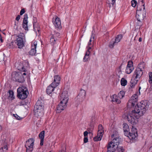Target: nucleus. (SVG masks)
Wrapping results in <instances>:
<instances>
[{"instance_id":"nucleus-30","label":"nucleus","mask_w":152,"mask_h":152,"mask_svg":"<svg viewBox=\"0 0 152 152\" xmlns=\"http://www.w3.org/2000/svg\"><path fill=\"white\" fill-rule=\"evenodd\" d=\"M51 35H52L53 37H54L55 38L57 37H58L60 36V33L58 32L54 31L51 32Z\"/></svg>"},{"instance_id":"nucleus-26","label":"nucleus","mask_w":152,"mask_h":152,"mask_svg":"<svg viewBox=\"0 0 152 152\" xmlns=\"http://www.w3.org/2000/svg\"><path fill=\"white\" fill-rule=\"evenodd\" d=\"M95 40V34L94 33L93 31H92V34L91 36V37L89 40V42L88 43V45L89 46L90 45H91V42H93Z\"/></svg>"},{"instance_id":"nucleus-18","label":"nucleus","mask_w":152,"mask_h":152,"mask_svg":"<svg viewBox=\"0 0 152 152\" xmlns=\"http://www.w3.org/2000/svg\"><path fill=\"white\" fill-rule=\"evenodd\" d=\"M15 65L17 66V69L20 71L19 72H25L27 71L26 69L24 67L23 64L20 62L17 63L15 64Z\"/></svg>"},{"instance_id":"nucleus-1","label":"nucleus","mask_w":152,"mask_h":152,"mask_svg":"<svg viewBox=\"0 0 152 152\" xmlns=\"http://www.w3.org/2000/svg\"><path fill=\"white\" fill-rule=\"evenodd\" d=\"M138 99L137 95L134 94L131 97L128 102L129 107H133L137 105L134 109L127 116L128 121L133 125L135 124L138 122V119L146 113V110L149 107L147 100L142 101L140 103L137 104Z\"/></svg>"},{"instance_id":"nucleus-47","label":"nucleus","mask_w":152,"mask_h":152,"mask_svg":"<svg viewBox=\"0 0 152 152\" xmlns=\"http://www.w3.org/2000/svg\"><path fill=\"white\" fill-rule=\"evenodd\" d=\"M20 15H18L16 17V18H15V20L18 22V21L20 19Z\"/></svg>"},{"instance_id":"nucleus-53","label":"nucleus","mask_w":152,"mask_h":152,"mask_svg":"<svg viewBox=\"0 0 152 152\" xmlns=\"http://www.w3.org/2000/svg\"><path fill=\"white\" fill-rule=\"evenodd\" d=\"M149 83H152V78L149 77Z\"/></svg>"},{"instance_id":"nucleus-37","label":"nucleus","mask_w":152,"mask_h":152,"mask_svg":"<svg viewBox=\"0 0 152 152\" xmlns=\"http://www.w3.org/2000/svg\"><path fill=\"white\" fill-rule=\"evenodd\" d=\"M124 150L123 147L120 146H118V147L115 151H117L118 152H123Z\"/></svg>"},{"instance_id":"nucleus-51","label":"nucleus","mask_w":152,"mask_h":152,"mask_svg":"<svg viewBox=\"0 0 152 152\" xmlns=\"http://www.w3.org/2000/svg\"><path fill=\"white\" fill-rule=\"evenodd\" d=\"M13 42H11V43L9 44V46H10V48H13Z\"/></svg>"},{"instance_id":"nucleus-44","label":"nucleus","mask_w":152,"mask_h":152,"mask_svg":"<svg viewBox=\"0 0 152 152\" xmlns=\"http://www.w3.org/2000/svg\"><path fill=\"white\" fill-rule=\"evenodd\" d=\"M129 130H128V131H124V134L125 135L129 137H129Z\"/></svg>"},{"instance_id":"nucleus-17","label":"nucleus","mask_w":152,"mask_h":152,"mask_svg":"<svg viewBox=\"0 0 152 152\" xmlns=\"http://www.w3.org/2000/svg\"><path fill=\"white\" fill-rule=\"evenodd\" d=\"M53 23L56 28L58 29H60L62 28L61 23L60 19L58 18H55V21Z\"/></svg>"},{"instance_id":"nucleus-5","label":"nucleus","mask_w":152,"mask_h":152,"mask_svg":"<svg viewBox=\"0 0 152 152\" xmlns=\"http://www.w3.org/2000/svg\"><path fill=\"white\" fill-rule=\"evenodd\" d=\"M17 96L21 99H24L26 98L28 94L27 88L25 86H22L17 89Z\"/></svg>"},{"instance_id":"nucleus-15","label":"nucleus","mask_w":152,"mask_h":152,"mask_svg":"<svg viewBox=\"0 0 152 152\" xmlns=\"http://www.w3.org/2000/svg\"><path fill=\"white\" fill-rule=\"evenodd\" d=\"M37 45V42L36 41L34 42L33 44L32 43L31 44V49L28 53L30 55L34 56L35 55L36 52Z\"/></svg>"},{"instance_id":"nucleus-22","label":"nucleus","mask_w":152,"mask_h":152,"mask_svg":"<svg viewBox=\"0 0 152 152\" xmlns=\"http://www.w3.org/2000/svg\"><path fill=\"white\" fill-rule=\"evenodd\" d=\"M111 101L112 102H115L118 104H120L121 102V100L118 99L117 95L115 94H114L111 96Z\"/></svg>"},{"instance_id":"nucleus-60","label":"nucleus","mask_w":152,"mask_h":152,"mask_svg":"<svg viewBox=\"0 0 152 152\" xmlns=\"http://www.w3.org/2000/svg\"><path fill=\"white\" fill-rule=\"evenodd\" d=\"M1 129V126H0V129Z\"/></svg>"},{"instance_id":"nucleus-61","label":"nucleus","mask_w":152,"mask_h":152,"mask_svg":"<svg viewBox=\"0 0 152 152\" xmlns=\"http://www.w3.org/2000/svg\"><path fill=\"white\" fill-rule=\"evenodd\" d=\"M122 65V64H121V65L120 66V68H121V66Z\"/></svg>"},{"instance_id":"nucleus-4","label":"nucleus","mask_w":152,"mask_h":152,"mask_svg":"<svg viewBox=\"0 0 152 152\" xmlns=\"http://www.w3.org/2000/svg\"><path fill=\"white\" fill-rule=\"evenodd\" d=\"M26 73L23 72H13L12 74V78L15 81L23 83L26 77Z\"/></svg>"},{"instance_id":"nucleus-55","label":"nucleus","mask_w":152,"mask_h":152,"mask_svg":"<svg viewBox=\"0 0 152 152\" xmlns=\"http://www.w3.org/2000/svg\"><path fill=\"white\" fill-rule=\"evenodd\" d=\"M0 38V40L1 43H2L3 42V40L2 39V37H1V35Z\"/></svg>"},{"instance_id":"nucleus-56","label":"nucleus","mask_w":152,"mask_h":152,"mask_svg":"<svg viewBox=\"0 0 152 152\" xmlns=\"http://www.w3.org/2000/svg\"><path fill=\"white\" fill-rule=\"evenodd\" d=\"M142 40V39L141 38V37H140L139 39V42H141Z\"/></svg>"},{"instance_id":"nucleus-57","label":"nucleus","mask_w":152,"mask_h":152,"mask_svg":"<svg viewBox=\"0 0 152 152\" xmlns=\"http://www.w3.org/2000/svg\"><path fill=\"white\" fill-rule=\"evenodd\" d=\"M46 93L47 94H48V87H47L46 88Z\"/></svg>"},{"instance_id":"nucleus-35","label":"nucleus","mask_w":152,"mask_h":152,"mask_svg":"<svg viewBox=\"0 0 152 152\" xmlns=\"http://www.w3.org/2000/svg\"><path fill=\"white\" fill-rule=\"evenodd\" d=\"M66 148L65 145H63L61 146L58 152H66Z\"/></svg>"},{"instance_id":"nucleus-41","label":"nucleus","mask_w":152,"mask_h":152,"mask_svg":"<svg viewBox=\"0 0 152 152\" xmlns=\"http://www.w3.org/2000/svg\"><path fill=\"white\" fill-rule=\"evenodd\" d=\"M137 2L135 0H132L131 1L132 6L133 7H135L137 4Z\"/></svg>"},{"instance_id":"nucleus-12","label":"nucleus","mask_w":152,"mask_h":152,"mask_svg":"<svg viewBox=\"0 0 152 152\" xmlns=\"http://www.w3.org/2000/svg\"><path fill=\"white\" fill-rule=\"evenodd\" d=\"M28 15L27 13H25L24 15V18L23 21L22 26L23 28L27 32L28 31Z\"/></svg>"},{"instance_id":"nucleus-7","label":"nucleus","mask_w":152,"mask_h":152,"mask_svg":"<svg viewBox=\"0 0 152 152\" xmlns=\"http://www.w3.org/2000/svg\"><path fill=\"white\" fill-rule=\"evenodd\" d=\"M15 43L18 46V48L20 49L23 48L24 46L25 41V36L24 33H20L17 36Z\"/></svg>"},{"instance_id":"nucleus-43","label":"nucleus","mask_w":152,"mask_h":152,"mask_svg":"<svg viewBox=\"0 0 152 152\" xmlns=\"http://www.w3.org/2000/svg\"><path fill=\"white\" fill-rule=\"evenodd\" d=\"M9 97H12L14 95V93L12 90H9Z\"/></svg>"},{"instance_id":"nucleus-3","label":"nucleus","mask_w":152,"mask_h":152,"mask_svg":"<svg viewBox=\"0 0 152 152\" xmlns=\"http://www.w3.org/2000/svg\"><path fill=\"white\" fill-rule=\"evenodd\" d=\"M44 102L40 98L37 101L34 107V115L36 117L41 116L43 114Z\"/></svg>"},{"instance_id":"nucleus-13","label":"nucleus","mask_w":152,"mask_h":152,"mask_svg":"<svg viewBox=\"0 0 152 152\" xmlns=\"http://www.w3.org/2000/svg\"><path fill=\"white\" fill-rule=\"evenodd\" d=\"M130 138L131 139H135L137 136V129L134 128L133 126H132L131 131L129 132Z\"/></svg>"},{"instance_id":"nucleus-50","label":"nucleus","mask_w":152,"mask_h":152,"mask_svg":"<svg viewBox=\"0 0 152 152\" xmlns=\"http://www.w3.org/2000/svg\"><path fill=\"white\" fill-rule=\"evenodd\" d=\"M88 132L87 131H86L85 132H84L83 133L84 136L85 137H86L87 136L88 134Z\"/></svg>"},{"instance_id":"nucleus-14","label":"nucleus","mask_w":152,"mask_h":152,"mask_svg":"<svg viewBox=\"0 0 152 152\" xmlns=\"http://www.w3.org/2000/svg\"><path fill=\"white\" fill-rule=\"evenodd\" d=\"M66 104H67L63 103V102H60L57 107L56 113H60L64 110L67 107Z\"/></svg>"},{"instance_id":"nucleus-9","label":"nucleus","mask_w":152,"mask_h":152,"mask_svg":"<svg viewBox=\"0 0 152 152\" xmlns=\"http://www.w3.org/2000/svg\"><path fill=\"white\" fill-rule=\"evenodd\" d=\"M33 23L34 29L36 34V35L39 36L40 34V28L36 17H33Z\"/></svg>"},{"instance_id":"nucleus-10","label":"nucleus","mask_w":152,"mask_h":152,"mask_svg":"<svg viewBox=\"0 0 152 152\" xmlns=\"http://www.w3.org/2000/svg\"><path fill=\"white\" fill-rule=\"evenodd\" d=\"M103 127L102 125L100 124L99 125L97 136L94 138V141H98L101 140L103 134Z\"/></svg>"},{"instance_id":"nucleus-64","label":"nucleus","mask_w":152,"mask_h":152,"mask_svg":"<svg viewBox=\"0 0 152 152\" xmlns=\"http://www.w3.org/2000/svg\"><path fill=\"white\" fill-rule=\"evenodd\" d=\"M52 152V151H49V152Z\"/></svg>"},{"instance_id":"nucleus-11","label":"nucleus","mask_w":152,"mask_h":152,"mask_svg":"<svg viewBox=\"0 0 152 152\" xmlns=\"http://www.w3.org/2000/svg\"><path fill=\"white\" fill-rule=\"evenodd\" d=\"M59 99L60 102H63V103L67 104L69 99L68 94L67 91H64L60 95Z\"/></svg>"},{"instance_id":"nucleus-19","label":"nucleus","mask_w":152,"mask_h":152,"mask_svg":"<svg viewBox=\"0 0 152 152\" xmlns=\"http://www.w3.org/2000/svg\"><path fill=\"white\" fill-rule=\"evenodd\" d=\"M34 145L26 142L25 146L26 148V152H32L33 149Z\"/></svg>"},{"instance_id":"nucleus-16","label":"nucleus","mask_w":152,"mask_h":152,"mask_svg":"<svg viewBox=\"0 0 152 152\" xmlns=\"http://www.w3.org/2000/svg\"><path fill=\"white\" fill-rule=\"evenodd\" d=\"M86 92L85 90H81L79 94L77 96V97L78 101H82L84 99L86 96Z\"/></svg>"},{"instance_id":"nucleus-42","label":"nucleus","mask_w":152,"mask_h":152,"mask_svg":"<svg viewBox=\"0 0 152 152\" xmlns=\"http://www.w3.org/2000/svg\"><path fill=\"white\" fill-rule=\"evenodd\" d=\"M13 115L17 120H20L22 119V118H21L17 114H13Z\"/></svg>"},{"instance_id":"nucleus-34","label":"nucleus","mask_w":152,"mask_h":152,"mask_svg":"<svg viewBox=\"0 0 152 152\" xmlns=\"http://www.w3.org/2000/svg\"><path fill=\"white\" fill-rule=\"evenodd\" d=\"M34 140L33 138H30L26 142L29 143L31 144L34 145Z\"/></svg>"},{"instance_id":"nucleus-62","label":"nucleus","mask_w":152,"mask_h":152,"mask_svg":"<svg viewBox=\"0 0 152 152\" xmlns=\"http://www.w3.org/2000/svg\"><path fill=\"white\" fill-rule=\"evenodd\" d=\"M15 25H16V23L15 22Z\"/></svg>"},{"instance_id":"nucleus-24","label":"nucleus","mask_w":152,"mask_h":152,"mask_svg":"<svg viewBox=\"0 0 152 152\" xmlns=\"http://www.w3.org/2000/svg\"><path fill=\"white\" fill-rule=\"evenodd\" d=\"M55 85H52V83L48 86V94H50L54 91V88L56 87L55 86Z\"/></svg>"},{"instance_id":"nucleus-8","label":"nucleus","mask_w":152,"mask_h":152,"mask_svg":"<svg viewBox=\"0 0 152 152\" xmlns=\"http://www.w3.org/2000/svg\"><path fill=\"white\" fill-rule=\"evenodd\" d=\"M144 67L143 63L140 64L135 71L132 77L139 80L143 74L142 69Z\"/></svg>"},{"instance_id":"nucleus-54","label":"nucleus","mask_w":152,"mask_h":152,"mask_svg":"<svg viewBox=\"0 0 152 152\" xmlns=\"http://www.w3.org/2000/svg\"><path fill=\"white\" fill-rule=\"evenodd\" d=\"M149 77L152 78V72H150L149 74Z\"/></svg>"},{"instance_id":"nucleus-52","label":"nucleus","mask_w":152,"mask_h":152,"mask_svg":"<svg viewBox=\"0 0 152 152\" xmlns=\"http://www.w3.org/2000/svg\"><path fill=\"white\" fill-rule=\"evenodd\" d=\"M108 2H110V1H112L113 3V4L115 3V2L116 0H107Z\"/></svg>"},{"instance_id":"nucleus-31","label":"nucleus","mask_w":152,"mask_h":152,"mask_svg":"<svg viewBox=\"0 0 152 152\" xmlns=\"http://www.w3.org/2000/svg\"><path fill=\"white\" fill-rule=\"evenodd\" d=\"M134 67H126V72L127 74H130L134 70Z\"/></svg>"},{"instance_id":"nucleus-20","label":"nucleus","mask_w":152,"mask_h":152,"mask_svg":"<svg viewBox=\"0 0 152 152\" xmlns=\"http://www.w3.org/2000/svg\"><path fill=\"white\" fill-rule=\"evenodd\" d=\"M60 81V78L58 75L54 76L53 82L52 83V85H55V86H57L59 84Z\"/></svg>"},{"instance_id":"nucleus-27","label":"nucleus","mask_w":152,"mask_h":152,"mask_svg":"<svg viewBox=\"0 0 152 152\" xmlns=\"http://www.w3.org/2000/svg\"><path fill=\"white\" fill-rule=\"evenodd\" d=\"M122 38V36L121 34H120L118 35L116 37L115 39V42L116 43H118L120 41L121 39Z\"/></svg>"},{"instance_id":"nucleus-63","label":"nucleus","mask_w":152,"mask_h":152,"mask_svg":"<svg viewBox=\"0 0 152 152\" xmlns=\"http://www.w3.org/2000/svg\"><path fill=\"white\" fill-rule=\"evenodd\" d=\"M140 88H141V87H140L139 88V89L140 90Z\"/></svg>"},{"instance_id":"nucleus-48","label":"nucleus","mask_w":152,"mask_h":152,"mask_svg":"<svg viewBox=\"0 0 152 152\" xmlns=\"http://www.w3.org/2000/svg\"><path fill=\"white\" fill-rule=\"evenodd\" d=\"M44 139H40V145L41 146H42L43 145V142H44Z\"/></svg>"},{"instance_id":"nucleus-46","label":"nucleus","mask_w":152,"mask_h":152,"mask_svg":"<svg viewBox=\"0 0 152 152\" xmlns=\"http://www.w3.org/2000/svg\"><path fill=\"white\" fill-rule=\"evenodd\" d=\"M107 3L108 4L109 6L110 7H111L112 6H113V5L114 4V3L113 4V3L111 2V1H110V2H107Z\"/></svg>"},{"instance_id":"nucleus-39","label":"nucleus","mask_w":152,"mask_h":152,"mask_svg":"<svg viewBox=\"0 0 152 152\" xmlns=\"http://www.w3.org/2000/svg\"><path fill=\"white\" fill-rule=\"evenodd\" d=\"M133 62L132 61H129L128 62V64L126 67H133Z\"/></svg>"},{"instance_id":"nucleus-28","label":"nucleus","mask_w":152,"mask_h":152,"mask_svg":"<svg viewBox=\"0 0 152 152\" xmlns=\"http://www.w3.org/2000/svg\"><path fill=\"white\" fill-rule=\"evenodd\" d=\"M125 95V92L124 91H120L119 93L118 94V97L119 99H122Z\"/></svg>"},{"instance_id":"nucleus-32","label":"nucleus","mask_w":152,"mask_h":152,"mask_svg":"<svg viewBox=\"0 0 152 152\" xmlns=\"http://www.w3.org/2000/svg\"><path fill=\"white\" fill-rule=\"evenodd\" d=\"M123 129L124 131L129 130V126L126 124L124 123L123 124Z\"/></svg>"},{"instance_id":"nucleus-49","label":"nucleus","mask_w":152,"mask_h":152,"mask_svg":"<svg viewBox=\"0 0 152 152\" xmlns=\"http://www.w3.org/2000/svg\"><path fill=\"white\" fill-rule=\"evenodd\" d=\"M88 138L87 137H85L84 138V142L85 143H87L88 142Z\"/></svg>"},{"instance_id":"nucleus-21","label":"nucleus","mask_w":152,"mask_h":152,"mask_svg":"<svg viewBox=\"0 0 152 152\" xmlns=\"http://www.w3.org/2000/svg\"><path fill=\"white\" fill-rule=\"evenodd\" d=\"M91 48L90 47H89V48L86 52L85 56L83 58V61L84 62H86L88 61V59L89 57V54L90 53V50H91Z\"/></svg>"},{"instance_id":"nucleus-36","label":"nucleus","mask_w":152,"mask_h":152,"mask_svg":"<svg viewBox=\"0 0 152 152\" xmlns=\"http://www.w3.org/2000/svg\"><path fill=\"white\" fill-rule=\"evenodd\" d=\"M45 131L43 130L40 132L39 135V137L40 139H44L45 135Z\"/></svg>"},{"instance_id":"nucleus-6","label":"nucleus","mask_w":152,"mask_h":152,"mask_svg":"<svg viewBox=\"0 0 152 152\" xmlns=\"http://www.w3.org/2000/svg\"><path fill=\"white\" fill-rule=\"evenodd\" d=\"M142 7L143 10L142 11L141 10H137L136 15V17L137 20L139 22V23H138L139 26H141L142 24L141 22L145 17L146 14V10L144 4H142Z\"/></svg>"},{"instance_id":"nucleus-38","label":"nucleus","mask_w":152,"mask_h":152,"mask_svg":"<svg viewBox=\"0 0 152 152\" xmlns=\"http://www.w3.org/2000/svg\"><path fill=\"white\" fill-rule=\"evenodd\" d=\"M115 43H116V42H115V41H113V40H112V41L111 42H110V44H109V47L110 48H113V47Z\"/></svg>"},{"instance_id":"nucleus-40","label":"nucleus","mask_w":152,"mask_h":152,"mask_svg":"<svg viewBox=\"0 0 152 152\" xmlns=\"http://www.w3.org/2000/svg\"><path fill=\"white\" fill-rule=\"evenodd\" d=\"M23 65L24 67L26 69V67H28L29 66V64L28 62L27 61H26L24 62Z\"/></svg>"},{"instance_id":"nucleus-33","label":"nucleus","mask_w":152,"mask_h":152,"mask_svg":"<svg viewBox=\"0 0 152 152\" xmlns=\"http://www.w3.org/2000/svg\"><path fill=\"white\" fill-rule=\"evenodd\" d=\"M50 42L52 44H54L55 43V41L56 40H57V39L56 38H55L54 37H52V35H51V37H50Z\"/></svg>"},{"instance_id":"nucleus-23","label":"nucleus","mask_w":152,"mask_h":152,"mask_svg":"<svg viewBox=\"0 0 152 152\" xmlns=\"http://www.w3.org/2000/svg\"><path fill=\"white\" fill-rule=\"evenodd\" d=\"M139 80L136 79L135 78L132 77L131 81L130 86L131 88L134 87L137 83Z\"/></svg>"},{"instance_id":"nucleus-59","label":"nucleus","mask_w":152,"mask_h":152,"mask_svg":"<svg viewBox=\"0 0 152 152\" xmlns=\"http://www.w3.org/2000/svg\"><path fill=\"white\" fill-rule=\"evenodd\" d=\"M0 152H4V151H3L2 149H0Z\"/></svg>"},{"instance_id":"nucleus-2","label":"nucleus","mask_w":152,"mask_h":152,"mask_svg":"<svg viewBox=\"0 0 152 152\" xmlns=\"http://www.w3.org/2000/svg\"><path fill=\"white\" fill-rule=\"evenodd\" d=\"M114 136V134L111 135V137L113 139L111 142L109 143L107 145V152H115L120 143L121 138L118 136H115V137Z\"/></svg>"},{"instance_id":"nucleus-58","label":"nucleus","mask_w":152,"mask_h":152,"mask_svg":"<svg viewBox=\"0 0 152 152\" xmlns=\"http://www.w3.org/2000/svg\"><path fill=\"white\" fill-rule=\"evenodd\" d=\"M143 0H139V1L140 2H141L142 3L143 2Z\"/></svg>"},{"instance_id":"nucleus-45","label":"nucleus","mask_w":152,"mask_h":152,"mask_svg":"<svg viewBox=\"0 0 152 152\" xmlns=\"http://www.w3.org/2000/svg\"><path fill=\"white\" fill-rule=\"evenodd\" d=\"M25 12V10L24 8L22 9L20 12V15H22Z\"/></svg>"},{"instance_id":"nucleus-29","label":"nucleus","mask_w":152,"mask_h":152,"mask_svg":"<svg viewBox=\"0 0 152 152\" xmlns=\"http://www.w3.org/2000/svg\"><path fill=\"white\" fill-rule=\"evenodd\" d=\"M121 86H125L127 84V81L124 78H122L121 80Z\"/></svg>"},{"instance_id":"nucleus-25","label":"nucleus","mask_w":152,"mask_h":152,"mask_svg":"<svg viewBox=\"0 0 152 152\" xmlns=\"http://www.w3.org/2000/svg\"><path fill=\"white\" fill-rule=\"evenodd\" d=\"M4 146L2 147L0 149H1L4 152L8 150V147L7 146V141L5 140H4V142L3 143Z\"/></svg>"}]
</instances>
